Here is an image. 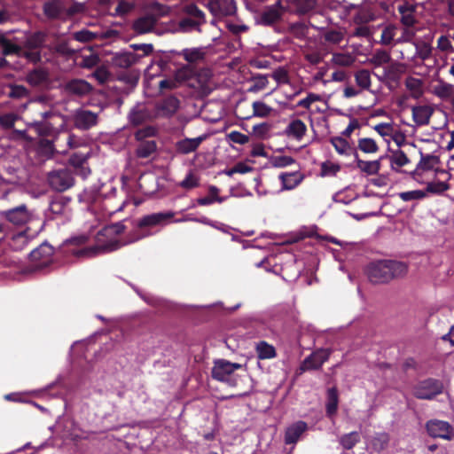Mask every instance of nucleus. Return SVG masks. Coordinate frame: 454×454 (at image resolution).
Segmentation results:
<instances>
[{"label":"nucleus","instance_id":"nucleus-40","mask_svg":"<svg viewBox=\"0 0 454 454\" xmlns=\"http://www.w3.org/2000/svg\"><path fill=\"white\" fill-rule=\"evenodd\" d=\"M219 189L215 185H210L208 188V196L199 198L197 200V203L200 206H207L211 205L214 202L222 203L224 201V197H220Z\"/></svg>","mask_w":454,"mask_h":454},{"label":"nucleus","instance_id":"nucleus-54","mask_svg":"<svg viewBox=\"0 0 454 454\" xmlns=\"http://www.w3.org/2000/svg\"><path fill=\"white\" fill-rule=\"evenodd\" d=\"M396 29H397L396 26H395L393 24H389V25L386 26L382 30L380 43L382 45H386V46L390 45L394 40L395 35Z\"/></svg>","mask_w":454,"mask_h":454},{"label":"nucleus","instance_id":"nucleus-31","mask_svg":"<svg viewBox=\"0 0 454 454\" xmlns=\"http://www.w3.org/2000/svg\"><path fill=\"white\" fill-rule=\"evenodd\" d=\"M26 81L33 87L41 86L49 81V73L42 67L35 68L27 74Z\"/></svg>","mask_w":454,"mask_h":454},{"label":"nucleus","instance_id":"nucleus-8","mask_svg":"<svg viewBox=\"0 0 454 454\" xmlns=\"http://www.w3.org/2000/svg\"><path fill=\"white\" fill-rule=\"evenodd\" d=\"M442 383L435 379H427L419 382L413 388V395L418 399L431 400L442 392Z\"/></svg>","mask_w":454,"mask_h":454},{"label":"nucleus","instance_id":"nucleus-1","mask_svg":"<svg viewBox=\"0 0 454 454\" xmlns=\"http://www.w3.org/2000/svg\"><path fill=\"white\" fill-rule=\"evenodd\" d=\"M123 222H117L104 226L97 233V245L83 247L87 244L89 237L82 234L67 239L61 247L63 252L76 258H91L101 253H108L126 246V239L122 242L118 236L126 231Z\"/></svg>","mask_w":454,"mask_h":454},{"label":"nucleus","instance_id":"nucleus-2","mask_svg":"<svg viewBox=\"0 0 454 454\" xmlns=\"http://www.w3.org/2000/svg\"><path fill=\"white\" fill-rule=\"evenodd\" d=\"M406 262L396 260H379L366 267V275L374 285L387 284L395 278H401L408 273Z\"/></svg>","mask_w":454,"mask_h":454},{"label":"nucleus","instance_id":"nucleus-21","mask_svg":"<svg viewBox=\"0 0 454 454\" xmlns=\"http://www.w3.org/2000/svg\"><path fill=\"white\" fill-rule=\"evenodd\" d=\"M308 426L304 421H298L288 427L285 432V443L294 444L298 442L301 435L307 430Z\"/></svg>","mask_w":454,"mask_h":454},{"label":"nucleus","instance_id":"nucleus-49","mask_svg":"<svg viewBox=\"0 0 454 454\" xmlns=\"http://www.w3.org/2000/svg\"><path fill=\"white\" fill-rule=\"evenodd\" d=\"M254 117L266 118L270 115L272 108L262 101H254L252 105Z\"/></svg>","mask_w":454,"mask_h":454},{"label":"nucleus","instance_id":"nucleus-30","mask_svg":"<svg viewBox=\"0 0 454 454\" xmlns=\"http://www.w3.org/2000/svg\"><path fill=\"white\" fill-rule=\"evenodd\" d=\"M339 406V393L336 387L327 389L326 403H325V414L329 419H333L336 415Z\"/></svg>","mask_w":454,"mask_h":454},{"label":"nucleus","instance_id":"nucleus-62","mask_svg":"<svg viewBox=\"0 0 454 454\" xmlns=\"http://www.w3.org/2000/svg\"><path fill=\"white\" fill-rule=\"evenodd\" d=\"M398 196L403 201H411L424 199L426 197V192L421 190H414L400 192Z\"/></svg>","mask_w":454,"mask_h":454},{"label":"nucleus","instance_id":"nucleus-46","mask_svg":"<svg viewBox=\"0 0 454 454\" xmlns=\"http://www.w3.org/2000/svg\"><path fill=\"white\" fill-rule=\"evenodd\" d=\"M252 84L247 89L248 92L255 93L265 89L268 85V76L264 74H254L251 77Z\"/></svg>","mask_w":454,"mask_h":454},{"label":"nucleus","instance_id":"nucleus-19","mask_svg":"<svg viewBox=\"0 0 454 454\" xmlns=\"http://www.w3.org/2000/svg\"><path fill=\"white\" fill-rule=\"evenodd\" d=\"M139 61V56L131 51L115 53L112 58L113 66L120 68H129Z\"/></svg>","mask_w":454,"mask_h":454},{"label":"nucleus","instance_id":"nucleus-10","mask_svg":"<svg viewBox=\"0 0 454 454\" xmlns=\"http://www.w3.org/2000/svg\"><path fill=\"white\" fill-rule=\"evenodd\" d=\"M90 157V150L87 152H74L69 155L67 160L68 165L72 167L74 173L83 179L87 178L91 170L89 167L88 160Z\"/></svg>","mask_w":454,"mask_h":454},{"label":"nucleus","instance_id":"nucleus-7","mask_svg":"<svg viewBox=\"0 0 454 454\" xmlns=\"http://www.w3.org/2000/svg\"><path fill=\"white\" fill-rule=\"evenodd\" d=\"M242 365L238 363H231L224 359H219L215 362L212 368L213 379L226 382L229 385H234L232 375L235 370L240 369Z\"/></svg>","mask_w":454,"mask_h":454},{"label":"nucleus","instance_id":"nucleus-34","mask_svg":"<svg viewBox=\"0 0 454 454\" xmlns=\"http://www.w3.org/2000/svg\"><path fill=\"white\" fill-rule=\"evenodd\" d=\"M330 142L339 154L345 156L353 155L354 158L356 157V153H357L356 149L351 146L342 137H333Z\"/></svg>","mask_w":454,"mask_h":454},{"label":"nucleus","instance_id":"nucleus-55","mask_svg":"<svg viewBox=\"0 0 454 454\" xmlns=\"http://www.w3.org/2000/svg\"><path fill=\"white\" fill-rule=\"evenodd\" d=\"M39 153L46 157L53 156L55 153L54 144L51 140L47 138H41L38 142Z\"/></svg>","mask_w":454,"mask_h":454},{"label":"nucleus","instance_id":"nucleus-17","mask_svg":"<svg viewBox=\"0 0 454 454\" xmlns=\"http://www.w3.org/2000/svg\"><path fill=\"white\" fill-rule=\"evenodd\" d=\"M403 72V69L400 64H393L384 69L382 77L379 76V79L383 81L388 88H392L394 84L399 83Z\"/></svg>","mask_w":454,"mask_h":454},{"label":"nucleus","instance_id":"nucleus-39","mask_svg":"<svg viewBox=\"0 0 454 454\" xmlns=\"http://www.w3.org/2000/svg\"><path fill=\"white\" fill-rule=\"evenodd\" d=\"M0 46L2 47V54L4 56L15 55L19 57L21 46L13 43L4 34H0Z\"/></svg>","mask_w":454,"mask_h":454},{"label":"nucleus","instance_id":"nucleus-36","mask_svg":"<svg viewBox=\"0 0 454 454\" xmlns=\"http://www.w3.org/2000/svg\"><path fill=\"white\" fill-rule=\"evenodd\" d=\"M385 159H388L390 161L391 169L398 171V168L403 167L410 163V159L407 157L405 153L400 149L395 150L391 155H384Z\"/></svg>","mask_w":454,"mask_h":454},{"label":"nucleus","instance_id":"nucleus-56","mask_svg":"<svg viewBox=\"0 0 454 454\" xmlns=\"http://www.w3.org/2000/svg\"><path fill=\"white\" fill-rule=\"evenodd\" d=\"M450 186L447 183L438 181V182H429L427 184L426 193H433V194H442L447 190H449Z\"/></svg>","mask_w":454,"mask_h":454},{"label":"nucleus","instance_id":"nucleus-3","mask_svg":"<svg viewBox=\"0 0 454 454\" xmlns=\"http://www.w3.org/2000/svg\"><path fill=\"white\" fill-rule=\"evenodd\" d=\"M174 215L175 214L170 211L143 215L136 221V230L126 236L125 244H132L153 235L156 232L153 229L167 225Z\"/></svg>","mask_w":454,"mask_h":454},{"label":"nucleus","instance_id":"nucleus-13","mask_svg":"<svg viewBox=\"0 0 454 454\" xmlns=\"http://www.w3.org/2000/svg\"><path fill=\"white\" fill-rule=\"evenodd\" d=\"M64 92L70 97L82 98L93 90L92 85L83 79H71L63 87Z\"/></svg>","mask_w":454,"mask_h":454},{"label":"nucleus","instance_id":"nucleus-48","mask_svg":"<svg viewBox=\"0 0 454 454\" xmlns=\"http://www.w3.org/2000/svg\"><path fill=\"white\" fill-rule=\"evenodd\" d=\"M355 80L362 90H369L372 84L371 74L367 69H360L355 74Z\"/></svg>","mask_w":454,"mask_h":454},{"label":"nucleus","instance_id":"nucleus-22","mask_svg":"<svg viewBox=\"0 0 454 454\" xmlns=\"http://www.w3.org/2000/svg\"><path fill=\"white\" fill-rule=\"evenodd\" d=\"M158 19L154 15H145L137 18L132 25V29L137 34L151 32L156 26Z\"/></svg>","mask_w":454,"mask_h":454},{"label":"nucleus","instance_id":"nucleus-16","mask_svg":"<svg viewBox=\"0 0 454 454\" xmlns=\"http://www.w3.org/2000/svg\"><path fill=\"white\" fill-rule=\"evenodd\" d=\"M74 121L77 129L88 130L97 124L98 115L90 110H80L75 114Z\"/></svg>","mask_w":454,"mask_h":454},{"label":"nucleus","instance_id":"nucleus-12","mask_svg":"<svg viewBox=\"0 0 454 454\" xmlns=\"http://www.w3.org/2000/svg\"><path fill=\"white\" fill-rule=\"evenodd\" d=\"M331 349L318 348L307 356L301 364V371L318 370L329 359Z\"/></svg>","mask_w":454,"mask_h":454},{"label":"nucleus","instance_id":"nucleus-64","mask_svg":"<svg viewBox=\"0 0 454 454\" xmlns=\"http://www.w3.org/2000/svg\"><path fill=\"white\" fill-rule=\"evenodd\" d=\"M54 51L55 52L65 57H71L75 53V51L70 48L69 43L67 41L57 43L54 46Z\"/></svg>","mask_w":454,"mask_h":454},{"label":"nucleus","instance_id":"nucleus-25","mask_svg":"<svg viewBox=\"0 0 454 454\" xmlns=\"http://www.w3.org/2000/svg\"><path fill=\"white\" fill-rule=\"evenodd\" d=\"M283 190H293L304 179V175L300 171L282 172L279 176Z\"/></svg>","mask_w":454,"mask_h":454},{"label":"nucleus","instance_id":"nucleus-61","mask_svg":"<svg viewBox=\"0 0 454 454\" xmlns=\"http://www.w3.org/2000/svg\"><path fill=\"white\" fill-rule=\"evenodd\" d=\"M270 162L275 168H285L290 166L295 162V160L291 156L278 155L273 156Z\"/></svg>","mask_w":454,"mask_h":454},{"label":"nucleus","instance_id":"nucleus-33","mask_svg":"<svg viewBox=\"0 0 454 454\" xmlns=\"http://www.w3.org/2000/svg\"><path fill=\"white\" fill-rule=\"evenodd\" d=\"M209 7L212 12L219 15H230L235 9L233 0H211Z\"/></svg>","mask_w":454,"mask_h":454},{"label":"nucleus","instance_id":"nucleus-57","mask_svg":"<svg viewBox=\"0 0 454 454\" xmlns=\"http://www.w3.org/2000/svg\"><path fill=\"white\" fill-rule=\"evenodd\" d=\"M19 118V115L14 113L2 114L0 115V127L4 129H12Z\"/></svg>","mask_w":454,"mask_h":454},{"label":"nucleus","instance_id":"nucleus-38","mask_svg":"<svg viewBox=\"0 0 454 454\" xmlns=\"http://www.w3.org/2000/svg\"><path fill=\"white\" fill-rule=\"evenodd\" d=\"M52 254V247L46 243H43L40 245L38 247L32 250L29 255L32 261L44 260V262H46L49 260Z\"/></svg>","mask_w":454,"mask_h":454},{"label":"nucleus","instance_id":"nucleus-47","mask_svg":"<svg viewBox=\"0 0 454 454\" xmlns=\"http://www.w3.org/2000/svg\"><path fill=\"white\" fill-rule=\"evenodd\" d=\"M357 149L364 153H375L379 151V145L374 139L364 137L358 139Z\"/></svg>","mask_w":454,"mask_h":454},{"label":"nucleus","instance_id":"nucleus-60","mask_svg":"<svg viewBox=\"0 0 454 454\" xmlns=\"http://www.w3.org/2000/svg\"><path fill=\"white\" fill-rule=\"evenodd\" d=\"M29 94L28 90L23 85L12 84L10 85V91L8 97L11 98H23Z\"/></svg>","mask_w":454,"mask_h":454},{"label":"nucleus","instance_id":"nucleus-37","mask_svg":"<svg viewBox=\"0 0 454 454\" xmlns=\"http://www.w3.org/2000/svg\"><path fill=\"white\" fill-rule=\"evenodd\" d=\"M290 4L295 13L307 14L315 8L317 0H290Z\"/></svg>","mask_w":454,"mask_h":454},{"label":"nucleus","instance_id":"nucleus-6","mask_svg":"<svg viewBox=\"0 0 454 454\" xmlns=\"http://www.w3.org/2000/svg\"><path fill=\"white\" fill-rule=\"evenodd\" d=\"M50 187L57 192H64L74 184L72 172L67 168L52 170L47 175Z\"/></svg>","mask_w":454,"mask_h":454},{"label":"nucleus","instance_id":"nucleus-15","mask_svg":"<svg viewBox=\"0 0 454 454\" xmlns=\"http://www.w3.org/2000/svg\"><path fill=\"white\" fill-rule=\"evenodd\" d=\"M420 160L417 164L415 169L411 172V176L413 179L419 180L423 171H429L439 163L438 156L433 154H424L422 151H419Z\"/></svg>","mask_w":454,"mask_h":454},{"label":"nucleus","instance_id":"nucleus-58","mask_svg":"<svg viewBox=\"0 0 454 454\" xmlns=\"http://www.w3.org/2000/svg\"><path fill=\"white\" fill-rule=\"evenodd\" d=\"M391 58L388 52L384 50H377L373 54L371 62L377 67L387 64L390 61Z\"/></svg>","mask_w":454,"mask_h":454},{"label":"nucleus","instance_id":"nucleus-35","mask_svg":"<svg viewBox=\"0 0 454 454\" xmlns=\"http://www.w3.org/2000/svg\"><path fill=\"white\" fill-rule=\"evenodd\" d=\"M433 93L437 98L442 100H448L450 98H452L451 103L454 106V86L452 84H450L442 80H440L438 81V83L434 86Z\"/></svg>","mask_w":454,"mask_h":454},{"label":"nucleus","instance_id":"nucleus-41","mask_svg":"<svg viewBox=\"0 0 454 454\" xmlns=\"http://www.w3.org/2000/svg\"><path fill=\"white\" fill-rule=\"evenodd\" d=\"M405 86L413 98L418 99L423 95V82L420 79L408 76L405 80Z\"/></svg>","mask_w":454,"mask_h":454},{"label":"nucleus","instance_id":"nucleus-42","mask_svg":"<svg viewBox=\"0 0 454 454\" xmlns=\"http://www.w3.org/2000/svg\"><path fill=\"white\" fill-rule=\"evenodd\" d=\"M256 352L259 359H271L277 356L275 348L268 342L262 340L256 345Z\"/></svg>","mask_w":454,"mask_h":454},{"label":"nucleus","instance_id":"nucleus-59","mask_svg":"<svg viewBox=\"0 0 454 454\" xmlns=\"http://www.w3.org/2000/svg\"><path fill=\"white\" fill-rule=\"evenodd\" d=\"M340 169L339 164L333 163L332 161H325L321 164V176H335Z\"/></svg>","mask_w":454,"mask_h":454},{"label":"nucleus","instance_id":"nucleus-29","mask_svg":"<svg viewBox=\"0 0 454 454\" xmlns=\"http://www.w3.org/2000/svg\"><path fill=\"white\" fill-rule=\"evenodd\" d=\"M28 230L29 228H26L16 233L11 231V234L5 238L10 239L9 245L13 250L20 251L27 246L30 240L27 235Z\"/></svg>","mask_w":454,"mask_h":454},{"label":"nucleus","instance_id":"nucleus-50","mask_svg":"<svg viewBox=\"0 0 454 454\" xmlns=\"http://www.w3.org/2000/svg\"><path fill=\"white\" fill-rule=\"evenodd\" d=\"M323 39L330 44H339L344 39V33L341 30L328 29L323 34Z\"/></svg>","mask_w":454,"mask_h":454},{"label":"nucleus","instance_id":"nucleus-14","mask_svg":"<svg viewBox=\"0 0 454 454\" xmlns=\"http://www.w3.org/2000/svg\"><path fill=\"white\" fill-rule=\"evenodd\" d=\"M179 106L180 101L177 98L168 96L162 98L156 104V112L159 116L168 118L177 112Z\"/></svg>","mask_w":454,"mask_h":454},{"label":"nucleus","instance_id":"nucleus-28","mask_svg":"<svg viewBox=\"0 0 454 454\" xmlns=\"http://www.w3.org/2000/svg\"><path fill=\"white\" fill-rule=\"evenodd\" d=\"M307 132L306 124L300 119L290 121L286 126L284 133L288 137H292L297 141H301Z\"/></svg>","mask_w":454,"mask_h":454},{"label":"nucleus","instance_id":"nucleus-11","mask_svg":"<svg viewBox=\"0 0 454 454\" xmlns=\"http://www.w3.org/2000/svg\"><path fill=\"white\" fill-rule=\"evenodd\" d=\"M285 13V8L282 6L281 0H278L274 4L265 7L258 16V23L262 26H274L278 24Z\"/></svg>","mask_w":454,"mask_h":454},{"label":"nucleus","instance_id":"nucleus-5","mask_svg":"<svg viewBox=\"0 0 454 454\" xmlns=\"http://www.w3.org/2000/svg\"><path fill=\"white\" fill-rule=\"evenodd\" d=\"M2 219L17 228H23L33 220V213L27 208L26 204H20L17 207L0 211Z\"/></svg>","mask_w":454,"mask_h":454},{"label":"nucleus","instance_id":"nucleus-43","mask_svg":"<svg viewBox=\"0 0 454 454\" xmlns=\"http://www.w3.org/2000/svg\"><path fill=\"white\" fill-rule=\"evenodd\" d=\"M156 149L157 145L154 140L141 141L136 149V155L138 158H147L153 153Z\"/></svg>","mask_w":454,"mask_h":454},{"label":"nucleus","instance_id":"nucleus-32","mask_svg":"<svg viewBox=\"0 0 454 454\" xmlns=\"http://www.w3.org/2000/svg\"><path fill=\"white\" fill-rule=\"evenodd\" d=\"M47 35L43 31H35L26 37L23 47L41 51L46 41Z\"/></svg>","mask_w":454,"mask_h":454},{"label":"nucleus","instance_id":"nucleus-53","mask_svg":"<svg viewBox=\"0 0 454 454\" xmlns=\"http://www.w3.org/2000/svg\"><path fill=\"white\" fill-rule=\"evenodd\" d=\"M69 199H67L63 196L55 197L50 204V210L51 213L55 215H61L64 212V209L67 203L69 202Z\"/></svg>","mask_w":454,"mask_h":454},{"label":"nucleus","instance_id":"nucleus-24","mask_svg":"<svg viewBox=\"0 0 454 454\" xmlns=\"http://www.w3.org/2000/svg\"><path fill=\"white\" fill-rule=\"evenodd\" d=\"M43 11L49 20H57L65 12L66 6L62 0H51L43 4Z\"/></svg>","mask_w":454,"mask_h":454},{"label":"nucleus","instance_id":"nucleus-63","mask_svg":"<svg viewBox=\"0 0 454 454\" xmlns=\"http://www.w3.org/2000/svg\"><path fill=\"white\" fill-rule=\"evenodd\" d=\"M389 437L387 434H379L372 439V447L377 451H381L387 448Z\"/></svg>","mask_w":454,"mask_h":454},{"label":"nucleus","instance_id":"nucleus-51","mask_svg":"<svg viewBox=\"0 0 454 454\" xmlns=\"http://www.w3.org/2000/svg\"><path fill=\"white\" fill-rule=\"evenodd\" d=\"M19 58H24L28 62L37 64L42 60L41 51L21 47Z\"/></svg>","mask_w":454,"mask_h":454},{"label":"nucleus","instance_id":"nucleus-45","mask_svg":"<svg viewBox=\"0 0 454 454\" xmlns=\"http://www.w3.org/2000/svg\"><path fill=\"white\" fill-rule=\"evenodd\" d=\"M437 49L444 53H454V43L451 38V33L442 35L437 39Z\"/></svg>","mask_w":454,"mask_h":454},{"label":"nucleus","instance_id":"nucleus-4","mask_svg":"<svg viewBox=\"0 0 454 454\" xmlns=\"http://www.w3.org/2000/svg\"><path fill=\"white\" fill-rule=\"evenodd\" d=\"M177 29L182 33H201V27L207 23L206 14L195 4H184L180 8Z\"/></svg>","mask_w":454,"mask_h":454},{"label":"nucleus","instance_id":"nucleus-44","mask_svg":"<svg viewBox=\"0 0 454 454\" xmlns=\"http://www.w3.org/2000/svg\"><path fill=\"white\" fill-rule=\"evenodd\" d=\"M361 437L360 434L356 431L350 432L348 434H343L340 438V444L342 446L344 450H352L358 442H360Z\"/></svg>","mask_w":454,"mask_h":454},{"label":"nucleus","instance_id":"nucleus-9","mask_svg":"<svg viewBox=\"0 0 454 454\" xmlns=\"http://www.w3.org/2000/svg\"><path fill=\"white\" fill-rule=\"evenodd\" d=\"M426 430L429 436L450 441L454 437V427L447 421L430 419L426 423Z\"/></svg>","mask_w":454,"mask_h":454},{"label":"nucleus","instance_id":"nucleus-20","mask_svg":"<svg viewBox=\"0 0 454 454\" xmlns=\"http://www.w3.org/2000/svg\"><path fill=\"white\" fill-rule=\"evenodd\" d=\"M171 52L178 56H182L189 64H195L203 61L207 54L206 50L203 47L185 48L181 51H172Z\"/></svg>","mask_w":454,"mask_h":454},{"label":"nucleus","instance_id":"nucleus-18","mask_svg":"<svg viewBox=\"0 0 454 454\" xmlns=\"http://www.w3.org/2000/svg\"><path fill=\"white\" fill-rule=\"evenodd\" d=\"M206 138L207 135H202L195 138L185 137L176 143V150L181 154H189L195 152Z\"/></svg>","mask_w":454,"mask_h":454},{"label":"nucleus","instance_id":"nucleus-23","mask_svg":"<svg viewBox=\"0 0 454 454\" xmlns=\"http://www.w3.org/2000/svg\"><path fill=\"white\" fill-rule=\"evenodd\" d=\"M152 119V114L144 105L134 106L129 114V120L132 125L138 126Z\"/></svg>","mask_w":454,"mask_h":454},{"label":"nucleus","instance_id":"nucleus-27","mask_svg":"<svg viewBox=\"0 0 454 454\" xmlns=\"http://www.w3.org/2000/svg\"><path fill=\"white\" fill-rule=\"evenodd\" d=\"M356 163V167L368 176L377 175L380 170L381 161L385 159V156H380L376 160L365 161L359 158L358 153H356L354 158Z\"/></svg>","mask_w":454,"mask_h":454},{"label":"nucleus","instance_id":"nucleus-52","mask_svg":"<svg viewBox=\"0 0 454 454\" xmlns=\"http://www.w3.org/2000/svg\"><path fill=\"white\" fill-rule=\"evenodd\" d=\"M195 74L194 69L190 65H184L175 72V79L176 82H187Z\"/></svg>","mask_w":454,"mask_h":454},{"label":"nucleus","instance_id":"nucleus-26","mask_svg":"<svg viewBox=\"0 0 454 454\" xmlns=\"http://www.w3.org/2000/svg\"><path fill=\"white\" fill-rule=\"evenodd\" d=\"M411 111L413 121L418 126L428 125L434 114V109L430 106H413Z\"/></svg>","mask_w":454,"mask_h":454}]
</instances>
